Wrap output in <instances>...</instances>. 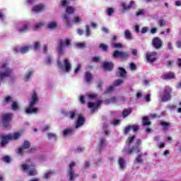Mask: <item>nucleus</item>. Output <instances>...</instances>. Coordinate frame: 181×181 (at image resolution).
<instances>
[{"instance_id":"1","label":"nucleus","mask_w":181,"mask_h":181,"mask_svg":"<svg viewBox=\"0 0 181 181\" xmlns=\"http://www.w3.org/2000/svg\"><path fill=\"white\" fill-rule=\"evenodd\" d=\"M71 45V40L69 38H66L65 41H61L57 48V52L58 54L57 66L60 70L65 73H70L71 71V64L69 61V59L65 58L62 60L61 56L64 54V46H70Z\"/></svg>"},{"instance_id":"2","label":"nucleus","mask_w":181,"mask_h":181,"mask_svg":"<svg viewBox=\"0 0 181 181\" xmlns=\"http://www.w3.org/2000/svg\"><path fill=\"white\" fill-rule=\"evenodd\" d=\"M37 103H39V93L35 90H33L30 98L28 99L29 106L25 110V114L30 115L39 112V109L35 107Z\"/></svg>"},{"instance_id":"3","label":"nucleus","mask_w":181,"mask_h":181,"mask_svg":"<svg viewBox=\"0 0 181 181\" xmlns=\"http://www.w3.org/2000/svg\"><path fill=\"white\" fill-rule=\"evenodd\" d=\"M76 9L73 6H69L66 8V13L62 15V21L66 28H70V26H71V19L70 18V16L73 15Z\"/></svg>"},{"instance_id":"4","label":"nucleus","mask_w":181,"mask_h":181,"mask_svg":"<svg viewBox=\"0 0 181 181\" xmlns=\"http://www.w3.org/2000/svg\"><path fill=\"white\" fill-rule=\"evenodd\" d=\"M66 117H68V118H70V119H75V118H77L76 124V129L81 128V127L84 125L86 119L81 115L76 114L74 112H69L68 113H66Z\"/></svg>"},{"instance_id":"5","label":"nucleus","mask_w":181,"mask_h":181,"mask_svg":"<svg viewBox=\"0 0 181 181\" xmlns=\"http://www.w3.org/2000/svg\"><path fill=\"white\" fill-rule=\"evenodd\" d=\"M21 169H23L25 173H28L29 176H35V175H37V171L35 168V165H33V163H32L30 161L23 164L21 165Z\"/></svg>"},{"instance_id":"6","label":"nucleus","mask_w":181,"mask_h":181,"mask_svg":"<svg viewBox=\"0 0 181 181\" xmlns=\"http://www.w3.org/2000/svg\"><path fill=\"white\" fill-rule=\"evenodd\" d=\"M30 26L31 25L29 22L19 23L16 25V30L19 33H25V32L30 30Z\"/></svg>"},{"instance_id":"7","label":"nucleus","mask_w":181,"mask_h":181,"mask_svg":"<svg viewBox=\"0 0 181 181\" xmlns=\"http://www.w3.org/2000/svg\"><path fill=\"white\" fill-rule=\"evenodd\" d=\"M124 153H128L129 155H132V153H138V156L136 158V161L137 163H142V162H144V159L142 158V153H141V149L139 147L130 149L129 151L124 149Z\"/></svg>"},{"instance_id":"8","label":"nucleus","mask_w":181,"mask_h":181,"mask_svg":"<svg viewBox=\"0 0 181 181\" xmlns=\"http://www.w3.org/2000/svg\"><path fill=\"white\" fill-rule=\"evenodd\" d=\"M76 166V162L72 161L68 168L67 177L70 181L74 180L76 177H78V175L74 173V167Z\"/></svg>"},{"instance_id":"9","label":"nucleus","mask_w":181,"mask_h":181,"mask_svg":"<svg viewBox=\"0 0 181 181\" xmlns=\"http://www.w3.org/2000/svg\"><path fill=\"white\" fill-rule=\"evenodd\" d=\"M12 119L11 113H6L1 117V122L4 128H11V121Z\"/></svg>"},{"instance_id":"10","label":"nucleus","mask_w":181,"mask_h":181,"mask_svg":"<svg viewBox=\"0 0 181 181\" xmlns=\"http://www.w3.org/2000/svg\"><path fill=\"white\" fill-rule=\"evenodd\" d=\"M30 148V143H29V141H24L22 147L18 149L17 154L23 155L25 152H32L33 151V148Z\"/></svg>"},{"instance_id":"11","label":"nucleus","mask_w":181,"mask_h":181,"mask_svg":"<svg viewBox=\"0 0 181 181\" xmlns=\"http://www.w3.org/2000/svg\"><path fill=\"white\" fill-rule=\"evenodd\" d=\"M30 49H32V45H25L21 47H14L13 52L15 53H21V54H25V53H28Z\"/></svg>"},{"instance_id":"12","label":"nucleus","mask_w":181,"mask_h":181,"mask_svg":"<svg viewBox=\"0 0 181 181\" xmlns=\"http://www.w3.org/2000/svg\"><path fill=\"white\" fill-rule=\"evenodd\" d=\"M100 105H101V100H97L96 102H89L88 103V107L92 111V112H96L98 111L100 108Z\"/></svg>"},{"instance_id":"13","label":"nucleus","mask_w":181,"mask_h":181,"mask_svg":"<svg viewBox=\"0 0 181 181\" xmlns=\"http://www.w3.org/2000/svg\"><path fill=\"white\" fill-rule=\"evenodd\" d=\"M160 98L163 101H168L170 100V88L166 87L160 95Z\"/></svg>"},{"instance_id":"14","label":"nucleus","mask_w":181,"mask_h":181,"mask_svg":"<svg viewBox=\"0 0 181 181\" xmlns=\"http://www.w3.org/2000/svg\"><path fill=\"white\" fill-rule=\"evenodd\" d=\"M113 57L115 59L118 57H119V59H128V57H129V54H128V52L116 50L113 53Z\"/></svg>"},{"instance_id":"15","label":"nucleus","mask_w":181,"mask_h":181,"mask_svg":"<svg viewBox=\"0 0 181 181\" xmlns=\"http://www.w3.org/2000/svg\"><path fill=\"white\" fill-rule=\"evenodd\" d=\"M156 56H158V52H149L146 54V59L148 62L153 63V62H156V60H158V57H156Z\"/></svg>"},{"instance_id":"16","label":"nucleus","mask_w":181,"mask_h":181,"mask_svg":"<svg viewBox=\"0 0 181 181\" xmlns=\"http://www.w3.org/2000/svg\"><path fill=\"white\" fill-rule=\"evenodd\" d=\"M152 44L155 49H160L162 47V45H163V42L160 38L156 37L153 39Z\"/></svg>"},{"instance_id":"17","label":"nucleus","mask_w":181,"mask_h":181,"mask_svg":"<svg viewBox=\"0 0 181 181\" xmlns=\"http://www.w3.org/2000/svg\"><path fill=\"white\" fill-rule=\"evenodd\" d=\"M45 9H46V6L43 5V4H38V5H35L33 7V12H34V13H39V12H43V11H45Z\"/></svg>"},{"instance_id":"18","label":"nucleus","mask_w":181,"mask_h":181,"mask_svg":"<svg viewBox=\"0 0 181 181\" xmlns=\"http://www.w3.org/2000/svg\"><path fill=\"white\" fill-rule=\"evenodd\" d=\"M11 141V137L8 135H1V146H5Z\"/></svg>"},{"instance_id":"19","label":"nucleus","mask_w":181,"mask_h":181,"mask_svg":"<svg viewBox=\"0 0 181 181\" xmlns=\"http://www.w3.org/2000/svg\"><path fill=\"white\" fill-rule=\"evenodd\" d=\"M118 165L120 170H124L125 167L127 166V160L125 158L120 157L118 159Z\"/></svg>"},{"instance_id":"20","label":"nucleus","mask_w":181,"mask_h":181,"mask_svg":"<svg viewBox=\"0 0 181 181\" xmlns=\"http://www.w3.org/2000/svg\"><path fill=\"white\" fill-rule=\"evenodd\" d=\"M135 5V1H131L129 4L127 5L125 3H122L121 4L122 8L124 9V11H128L129 9H131L132 6Z\"/></svg>"},{"instance_id":"21","label":"nucleus","mask_w":181,"mask_h":181,"mask_svg":"<svg viewBox=\"0 0 181 181\" xmlns=\"http://www.w3.org/2000/svg\"><path fill=\"white\" fill-rule=\"evenodd\" d=\"M33 73H35V71L32 69L28 70L24 76V81H29V80H30L33 76Z\"/></svg>"},{"instance_id":"22","label":"nucleus","mask_w":181,"mask_h":181,"mask_svg":"<svg viewBox=\"0 0 181 181\" xmlns=\"http://www.w3.org/2000/svg\"><path fill=\"white\" fill-rule=\"evenodd\" d=\"M10 136V139L11 141H16V139H19L21 138V136L22 135V133L21 132H16L11 134H8Z\"/></svg>"},{"instance_id":"23","label":"nucleus","mask_w":181,"mask_h":181,"mask_svg":"<svg viewBox=\"0 0 181 181\" xmlns=\"http://www.w3.org/2000/svg\"><path fill=\"white\" fill-rule=\"evenodd\" d=\"M113 67H114V64H112V62L103 63V69H105V70H112Z\"/></svg>"},{"instance_id":"24","label":"nucleus","mask_w":181,"mask_h":181,"mask_svg":"<svg viewBox=\"0 0 181 181\" xmlns=\"http://www.w3.org/2000/svg\"><path fill=\"white\" fill-rule=\"evenodd\" d=\"M118 73L120 77H122L123 78H124V77H127V71L125 70V69L122 67H119Z\"/></svg>"},{"instance_id":"25","label":"nucleus","mask_w":181,"mask_h":181,"mask_svg":"<svg viewBox=\"0 0 181 181\" xmlns=\"http://www.w3.org/2000/svg\"><path fill=\"white\" fill-rule=\"evenodd\" d=\"M48 29H56L57 28V22L51 21L47 25Z\"/></svg>"},{"instance_id":"26","label":"nucleus","mask_w":181,"mask_h":181,"mask_svg":"<svg viewBox=\"0 0 181 181\" xmlns=\"http://www.w3.org/2000/svg\"><path fill=\"white\" fill-rule=\"evenodd\" d=\"M73 134V129H66L63 132V136L64 138H67L69 135H71Z\"/></svg>"},{"instance_id":"27","label":"nucleus","mask_w":181,"mask_h":181,"mask_svg":"<svg viewBox=\"0 0 181 181\" xmlns=\"http://www.w3.org/2000/svg\"><path fill=\"white\" fill-rule=\"evenodd\" d=\"M81 17L78 16H75L72 20V21H71V26L72 23H81Z\"/></svg>"},{"instance_id":"28","label":"nucleus","mask_w":181,"mask_h":181,"mask_svg":"<svg viewBox=\"0 0 181 181\" xmlns=\"http://www.w3.org/2000/svg\"><path fill=\"white\" fill-rule=\"evenodd\" d=\"M32 46V49H33L34 50H39L40 49V42L39 41H35L33 44Z\"/></svg>"},{"instance_id":"29","label":"nucleus","mask_w":181,"mask_h":181,"mask_svg":"<svg viewBox=\"0 0 181 181\" xmlns=\"http://www.w3.org/2000/svg\"><path fill=\"white\" fill-rule=\"evenodd\" d=\"M45 25V22H40L33 26L34 30H39L40 29H42L43 26Z\"/></svg>"},{"instance_id":"30","label":"nucleus","mask_w":181,"mask_h":181,"mask_svg":"<svg viewBox=\"0 0 181 181\" xmlns=\"http://www.w3.org/2000/svg\"><path fill=\"white\" fill-rule=\"evenodd\" d=\"M124 36L127 40H132V34L129 30H126L124 31Z\"/></svg>"},{"instance_id":"31","label":"nucleus","mask_w":181,"mask_h":181,"mask_svg":"<svg viewBox=\"0 0 181 181\" xmlns=\"http://www.w3.org/2000/svg\"><path fill=\"white\" fill-rule=\"evenodd\" d=\"M53 175H54V171L49 170L44 174V177H45V179H49V178L52 177V176H53Z\"/></svg>"},{"instance_id":"32","label":"nucleus","mask_w":181,"mask_h":181,"mask_svg":"<svg viewBox=\"0 0 181 181\" xmlns=\"http://www.w3.org/2000/svg\"><path fill=\"white\" fill-rule=\"evenodd\" d=\"M131 112H132V110H131V109H126L122 112V117L123 118H127V117H128V115H129V114H131Z\"/></svg>"},{"instance_id":"33","label":"nucleus","mask_w":181,"mask_h":181,"mask_svg":"<svg viewBox=\"0 0 181 181\" xmlns=\"http://www.w3.org/2000/svg\"><path fill=\"white\" fill-rule=\"evenodd\" d=\"M105 145H107V140H105V139H104V138L100 139V143H99L100 147L104 148V146H105Z\"/></svg>"},{"instance_id":"34","label":"nucleus","mask_w":181,"mask_h":181,"mask_svg":"<svg viewBox=\"0 0 181 181\" xmlns=\"http://www.w3.org/2000/svg\"><path fill=\"white\" fill-rule=\"evenodd\" d=\"M143 125L144 126L151 125V122L149 121V118L148 117H143Z\"/></svg>"},{"instance_id":"35","label":"nucleus","mask_w":181,"mask_h":181,"mask_svg":"<svg viewBox=\"0 0 181 181\" xmlns=\"http://www.w3.org/2000/svg\"><path fill=\"white\" fill-rule=\"evenodd\" d=\"M164 78H175V74L172 72L167 73L164 75Z\"/></svg>"},{"instance_id":"36","label":"nucleus","mask_w":181,"mask_h":181,"mask_svg":"<svg viewBox=\"0 0 181 181\" xmlns=\"http://www.w3.org/2000/svg\"><path fill=\"white\" fill-rule=\"evenodd\" d=\"M160 125L163 127L164 129H168L169 127H170V124L166 122L161 121L160 122Z\"/></svg>"},{"instance_id":"37","label":"nucleus","mask_w":181,"mask_h":181,"mask_svg":"<svg viewBox=\"0 0 181 181\" xmlns=\"http://www.w3.org/2000/svg\"><path fill=\"white\" fill-rule=\"evenodd\" d=\"M4 101H5V103H6V104H11V103L13 102V98L11 97V96H6L4 98Z\"/></svg>"},{"instance_id":"38","label":"nucleus","mask_w":181,"mask_h":181,"mask_svg":"<svg viewBox=\"0 0 181 181\" xmlns=\"http://www.w3.org/2000/svg\"><path fill=\"white\" fill-rule=\"evenodd\" d=\"M48 139H57V135L54 133H48L47 134Z\"/></svg>"},{"instance_id":"39","label":"nucleus","mask_w":181,"mask_h":181,"mask_svg":"<svg viewBox=\"0 0 181 181\" xmlns=\"http://www.w3.org/2000/svg\"><path fill=\"white\" fill-rule=\"evenodd\" d=\"M114 8H107L106 10V13L108 16H112V13H114Z\"/></svg>"},{"instance_id":"40","label":"nucleus","mask_w":181,"mask_h":181,"mask_svg":"<svg viewBox=\"0 0 181 181\" xmlns=\"http://www.w3.org/2000/svg\"><path fill=\"white\" fill-rule=\"evenodd\" d=\"M123 83L124 81L122 79H117L113 83L114 86H115L116 87H118V86H121V84Z\"/></svg>"},{"instance_id":"41","label":"nucleus","mask_w":181,"mask_h":181,"mask_svg":"<svg viewBox=\"0 0 181 181\" xmlns=\"http://www.w3.org/2000/svg\"><path fill=\"white\" fill-rule=\"evenodd\" d=\"M11 108L13 111H16V110L19 109V104H18V102H13Z\"/></svg>"},{"instance_id":"42","label":"nucleus","mask_w":181,"mask_h":181,"mask_svg":"<svg viewBox=\"0 0 181 181\" xmlns=\"http://www.w3.org/2000/svg\"><path fill=\"white\" fill-rule=\"evenodd\" d=\"M53 62V59H52L51 56H47L45 58V62L46 63V64H51V63Z\"/></svg>"},{"instance_id":"43","label":"nucleus","mask_w":181,"mask_h":181,"mask_svg":"<svg viewBox=\"0 0 181 181\" xmlns=\"http://www.w3.org/2000/svg\"><path fill=\"white\" fill-rule=\"evenodd\" d=\"M117 100H118L117 97H113V98H111L110 99H107V104H112L113 103H115Z\"/></svg>"},{"instance_id":"44","label":"nucleus","mask_w":181,"mask_h":181,"mask_svg":"<svg viewBox=\"0 0 181 181\" xmlns=\"http://www.w3.org/2000/svg\"><path fill=\"white\" fill-rule=\"evenodd\" d=\"M86 79L88 83H90V81H91V74L90 72L86 73Z\"/></svg>"},{"instance_id":"45","label":"nucleus","mask_w":181,"mask_h":181,"mask_svg":"<svg viewBox=\"0 0 181 181\" xmlns=\"http://www.w3.org/2000/svg\"><path fill=\"white\" fill-rule=\"evenodd\" d=\"M99 47L102 49L103 52H107V50H108V46L103 43L100 45Z\"/></svg>"},{"instance_id":"46","label":"nucleus","mask_w":181,"mask_h":181,"mask_svg":"<svg viewBox=\"0 0 181 181\" xmlns=\"http://www.w3.org/2000/svg\"><path fill=\"white\" fill-rule=\"evenodd\" d=\"M76 47L79 49H84L86 47V42H78L76 43Z\"/></svg>"},{"instance_id":"47","label":"nucleus","mask_w":181,"mask_h":181,"mask_svg":"<svg viewBox=\"0 0 181 181\" xmlns=\"http://www.w3.org/2000/svg\"><path fill=\"white\" fill-rule=\"evenodd\" d=\"M0 21L1 22H4V21H5V13L2 10H0Z\"/></svg>"},{"instance_id":"48","label":"nucleus","mask_w":181,"mask_h":181,"mask_svg":"<svg viewBox=\"0 0 181 181\" xmlns=\"http://www.w3.org/2000/svg\"><path fill=\"white\" fill-rule=\"evenodd\" d=\"M113 47L115 49H121L122 47V44L117 43V42H113L112 43Z\"/></svg>"},{"instance_id":"49","label":"nucleus","mask_w":181,"mask_h":181,"mask_svg":"<svg viewBox=\"0 0 181 181\" xmlns=\"http://www.w3.org/2000/svg\"><path fill=\"white\" fill-rule=\"evenodd\" d=\"M88 100H95L97 98V95L95 94H89L88 95Z\"/></svg>"},{"instance_id":"50","label":"nucleus","mask_w":181,"mask_h":181,"mask_svg":"<svg viewBox=\"0 0 181 181\" xmlns=\"http://www.w3.org/2000/svg\"><path fill=\"white\" fill-rule=\"evenodd\" d=\"M3 160L4 162H6V163H9V162H11V157L6 156L3 157Z\"/></svg>"},{"instance_id":"51","label":"nucleus","mask_w":181,"mask_h":181,"mask_svg":"<svg viewBox=\"0 0 181 181\" xmlns=\"http://www.w3.org/2000/svg\"><path fill=\"white\" fill-rule=\"evenodd\" d=\"M51 126L49 124H45L42 128V131H47L48 129H50Z\"/></svg>"},{"instance_id":"52","label":"nucleus","mask_w":181,"mask_h":181,"mask_svg":"<svg viewBox=\"0 0 181 181\" xmlns=\"http://www.w3.org/2000/svg\"><path fill=\"white\" fill-rule=\"evenodd\" d=\"M86 36H87V37H88V36H90V26L89 25H86Z\"/></svg>"},{"instance_id":"53","label":"nucleus","mask_w":181,"mask_h":181,"mask_svg":"<svg viewBox=\"0 0 181 181\" xmlns=\"http://www.w3.org/2000/svg\"><path fill=\"white\" fill-rule=\"evenodd\" d=\"M132 131H134V132H136V131H138V129H139V126L138 125H133V126H130Z\"/></svg>"},{"instance_id":"54","label":"nucleus","mask_w":181,"mask_h":181,"mask_svg":"<svg viewBox=\"0 0 181 181\" xmlns=\"http://www.w3.org/2000/svg\"><path fill=\"white\" fill-rule=\"evenodd\" d=\"M135 139V136H132L131 137H129L127 139V143L128 144H132L134 142V140Z\"/></svg>"},{"instance_id":"55","label":"nucleus","mask_w":181,"mask_h":181,"mask_svg":"<svg viewBox=\"0 0 181 181\" xmlns=\"http://www.w3.org/2000/svg\"><path fill=\"white\" fill-rule=\"evenodd\" d=\"M81 69V64H78L77 68L74 70V74H77Z\"/></svg>"},{"instance_id":"56","label":"nucleus","mask_w":181,"mask_h":181,"mask_svg":"<svg viewBox=\"0 0 181 181\" xmlns=\"http://www.w3.org/2000/svg\"><path fill=\"white\" fill-rule=\"evenodd\" d=\"M159 25L160 28H163V26H166V22L164 20H160L159 22Z\"/></svg>"},{"instance_id":"57","label":"nucleus","mask_w":181,"mask_h":181,"mask_svg":"<svg viewBox=\"0 0 181 181\" xmlns=\"http://www.w3.org/2000/svg\"><path fill=\"white\" fill-rule=\"evenodd\" d=\"M145 14V10H139L137 13H136V16H141V15H144Z\"/></svg>"},{"instance_id":"58","label":"nucleus","mask_w":181,"mask_h":181,"mask_svg":"<svg viewBox=\"0 0 181 181\" xmlns=\"http://www.w3.org/2000/svg\"><path fill=\"white\" fill-rule=\"evenodd\" d=\"M167 47L169 50H173V44H172V42H168Z\"/></svg>"},{"instance_id":"59","label":"nucleus","mask_w":181,"mask_h":181,"mask_svg":"<svg viewBox=\"0 0 181 181\" xmlns=\"http://www.w3.org/2000/svg\"><path fill=\"white\" fill-rule=\"evenodd\" d=\"M61 4L62 6H67V5H69V1L67 0H63Z\"/></svg>"},{"instance_id":"60","label":"nucleus","mask_w":181,"mask_h":181,"mask_svg":"<svg viewBox=\"0 0 181 181\" xmlns=\"http://www.w3.org/2000/svg\"><path fill=\"white\" fill-rule=\"evenodd\" d=\"M120 122H121V120L115 119L113 120L112 124H113V125H119Z\"/></svg>"},{"instance_id":"61","label":"nucleus","mask_w":181,"mask_h":181,"mask_svg":"<svg viewBox=\"0 0 181 181\" xmlns=\"http://www.w3.org/2000/svg\"><path fill=\"white\" fill-rule=\"evenodd\" d=\"M149 30V28L148 27H143L141 29V33H146Z\"/></svg>"},{"instance_id":"62","label":"nucleus","mask_w":181,"mask_h":181,"mask_svg":"<svg viewBox=\"0 0 181 181\" xmlns=\"http://www.w3.org/2000/svg\"><path fill=\"white\" fill-rule=\"evenodd\" d=\"M132 128L131 126H128L124 129V134H128L129 131H131Z\"/></svg>"},{"instance_id":"63","label":"nucleus","mask_w":181,"mask_h":181,"mask_svg":"<svg viewBox=\"0 0 181 181\" xmlns=\"http://www.w3.org/2000/svg\"><path fill=\"white\" fill-rule=\"evenodd\" d=\"M129 69L130 70H135L136 69V66L134 64H130L129 65Z\"/></svg>"},{"instance_id":"64","label":"nucleus","mask_w":181,"mask_h":181,"mask_svg":"<svg viewBox=\"0 0 181 181\" xmlns=\"http://www.w3.org/2000/svg\"><path fill=\"white\" fill-rule=\"evenodd\" d=\"M99 60H100V57H95L93 58V62H94L95 63L98 62Z\"/></svg>"}]
</instances>
